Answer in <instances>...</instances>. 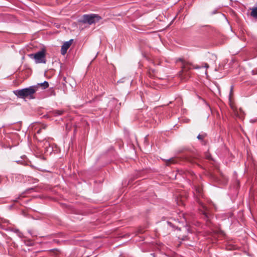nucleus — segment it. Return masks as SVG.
Returning <instances> with one entry per match:
<instances>
[{"label": "nucleus", "instance_id": "obj_3", "mask_svg": "<svg viewBox=\"0 0 257 257\" xmlns=\"http://www.w3.org/2000/svg\"><path fill=\"white\" fill-rule=\"evenodd\" d=\"M100 19V17L97 15L91 14L85 15L83 17L82 22L84 23H88L89 25L97 22Z\"/></svg>", "mask_w": 257, "mask_h": 257}, {"label": "nucleus", "instance_id": "obj_13", "mask_svg": "<svg viewBox=\"0 0 257 257\" xmlns=\"http://www.w3.org/2000/svg\"><path fill=\"white\" fill-rule=\"evenodd\" d=\"M197 138L198 139H203V136L202 135H199L198 136H197Z\"/></svg>", "mask_w": 257, "mask_h": 257}, {"label": "nucleus", "instance_id": "obj_14", "mask_svg": "<svg viewBox=\"0 0 257 257\" xmlns=\"http://www.w3.org/2000/svg\"><path fill=\"white\" fill-rule=\"evenodd\" d=\"M169 161L171 163H174V159H170V160H169Z\"/></svg>", "mask_w": 257, "mask_h": 257}, {"label": "nucleus", "instance_id": "obj_1", "mask_svg": "<svg viewBox=\"0 0 257 257\" xmlns=\"http://www.w3.org/2000/svg\"><path fill=\"white\" fill-rule=\"evenodd\" d=\"M37 91V86H31L29 87L16 90L13 91L14 93L21 98H34V94Z\"/></svg>", "mask_w": 257, "mask_h": 257}, {"label": "nucleus", "instance_id": "obj_10", "mask_svg": "<svg viewBox=\"0 0 257 257\" xmlns=\"http://www.w3.org/2000/svg\"><path fill=\"white\" fill-rule=\"evenodd\" d=\"M15 232L18 234L19 236H20V237H22V234L21 232H20V231L19 230L16 229Z\"/></svg>", "mask_w": 257, "mask_h": 257}, {"label": "nucleus", "instance_id": "obj_11", "mask_svg": "<svg viewBox=\"0 0 257 257\" xmlns=\"http://www.w3.org/2000/svg\"><path fill=\"white\" fill-rule=\"evenodd\" d=\"M181 216H182V217H183V219H184L185 221H187V217L186 215H185L184 214L182 213V214H181Z\"/></svg>", "mask_w": 257, "mask_h": 257}, {"label": "nucleus", "instance_id": "obj_17", "mask_svg": "<svg viewBox=\"0 0 257 257\" xmlns=\"http://www.w3.org/2000/svg\"><path fill=\"white\" fill-rule=\"evenodd\" d=\"M168 223L169 224H170V225H171V223L170 222H168Z\"/></svg>", "mask_w": 257, "mask_h": 257}, {"label": "nucleus", "instance_id": "obj_5", "mask_svg": "<svg viewBox=\"0 0 257 257\" xmlns=\"http://www.w3.org/2000/svg\"><path fill=\"white\" fill-rule=\"evenodd\" d=\"M37 88L39 86H41L43 89H46L49 87V83L47 81H44L43 83H38L37 85Z\"/></svg>", "mask_w": 257, "mask_h": 257}, {"label": "nucleus", "instance_id": "obj_9", "mask_svg": "<svg viewBox=\"0 0 257 257\" xmlns=\"http://www.w3.org/2000/svg\"><path fill=\"white\" fill-rule=\"evenodd\" d=\"M205 67V68H208L209 67V65H208V64L207 63H204V64H203V66H198V67H196L195 68H196V69H199V68H202V67Z\"/></svg>", "mask_w": 257, "mask_h": 257}, {"label": "nucleus", "instance_id": "obj_6", "mask_svg": "<svg viewBox=\"0 0 257 257\" xmlns=\"http://www.w3.org/2000/svg\"><path fill=\"white\" fill-rule=\"evenodd\" d=\"M201 206L203 208V210L202 211V213L204 215V216L208 218L209 217H208V213L207 212V208L205 206H204L203 204H201Z\"/></svg>", "mask_w": 257, "mask_h": 257}, {"label": "nucleus", "instance_id": "obj_16", "mask_svg": "<svg viewBox=\"0 0 257 257\" xmlns=\"http://www.w3.org/2000/svg\"><path fill=\"white\" fill-rule=\"evenodd\" d=\"M40 131H41V128H40V129H39V130H38V131H37V134H40Z\"/></svg>", "mask_w": 257, "mask_h": 257}, {"label": "nucleus", "instance_id": "obj_4", "mask_svg": "<svg viewBox=\"0 0 257 257\" xmlns=\"http://www.w3.org/2000/svg\"><path fill=\"white\" fill-rule=\"evenodd\" d=\"M73 40H70L69 41L65 42L63 45L62 46L61 53L62 55H64L66 52L67 50L70 47L72 44Z\"/></svg>", "mask_w": 257, "mask_h": 257}, {"label": "nucleus", "instance_id": "obj_15", "mask_svg": "<svg viewBox=\"0 0 257 257\" xmlns=\"http://www.w3.org/2000/svg\"><path fill=\"white\" fill-rule=\"evenodd\" d=\"M42 127L45 129L46 127V125L43 124L42 125Z\"/></svg>", "mask_w": 257, "mask_h": 257}, {"label": "nucleus", "instance_id": "obj_8", "mask_svg": "<svg viewBox=\"0 0 257 257\" xmlns=\"http://www.w3.org/2000/svg\"><path fill=\"white\" fill-rule=\"evenodd\" d=\"M63 113V111L62 110H55L54 111V114L55 115H60L62 114Z\"/></svg>", "mask_w": 257, "mask_h": 257}, {"label": "nucleus", "instance_id": "obj_7", "mask_svg": "<svg viewBox=\"0 0 257 257\" xmlns=\"http://www.w3.org/2000/svg\"><path fill=\"white\" fill-rule=\"evenodd\" d=\"M251 16L253 17L257 18V8H254L252 9Z\"/></svg>", "mask_w": 257, "mask_h": 257}, {"label": "nucleus", "instance_id": "obj_18", "mask_svg": "<svg viewBox=\"0 0 257 257\" xmlns=\"http://www.w3.org/2000/svg\"><path fill=\"white\" fill-rule=\"evenodd\" d=\"M207 71H205V74H206V75H207Z\"/></svg>", "mask_w": 257, "mask_h": 257}, {"label": "nucleus", "instance_id": "obj_2", "mask_svg": "<svg viewBox=\"0 0 257 257\" xmlns=\"http://www.w3.org/2000/svg\"><path fill=\"white\" fill-rule=\"evenodd\" d=\"M29 57L35 60L36 63H46L45 52L42 50L35 54L29 55Z\"/></svg>", "mask_w": 257, "mask_h": 257}, {"label": "nucleus", "instance_id": "obj_12", "mask_svg": "<svg viewBox=\"0 0 257 257\" xmlns=\"http://www.w3.org/2000/svg\"><path fill=\"white\" fill-rule=\"evenodd\" d=\"M196 191L198 193V195H201V191L200 189H197Z\"/></svg>", "mask_w": 257, "mask_h": 257}]
</instances>
